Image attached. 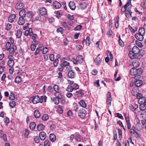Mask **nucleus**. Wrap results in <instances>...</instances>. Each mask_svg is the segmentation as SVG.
I'll list each match as a JSON object with an SVG mask.
<instances>
[{"instance_id": "obj_62", "label": "nucleus", "mask_w": 146, "mask_h": 146, "mask_svg": "<svg viewBox=\"0 0 146 146\" xmlns=\"http://www.w3.org/2000/svg\"><path fill=\"white\" fill-rule=\"evenodd\" d=\"M41 50L40 49H39V48H37L35 52L34 53V54L35 55H36L40 52V50Z\"/></svg>"}, {"instance_id": "obj_21", "label": "nucleus", "mask_w": 146, "mask_h": 146, "mask_svg": "<svg viewBox=\"0 0 146 146\" xmlns=\"http://www.w3.org/2000/svg\"><path fill=\"white\" fill-rule=\"evenodd\" d=\"M135 86L137 87L140 86L143 84L142 81L140 80H137L135 82Z\"/></svg>"}, {"instance_id": "obj_12", "label": "nucleus", "mask_w": 146, "mask_h": 146, "mask_svg": "<svg viewBox=\"0 0 146 146\" xmlns=\"http://www.w3.org/2000/svg\"><path fill=\"white\" fill-rule=\"evenodd\" d=\"M68 76L70 78H73L75 76V73L73 70H70L68 72Z\"/></svg>"}, {"instance_id": "obj_26", "label": "nucleus", "mask_w": 146, "mask_h": 146, "mask_svg": "<svg viewBox=\"0 0 146 146\" xmlns=\"http://www.w3.org/2000/svg\"><path fill=\"white\" fill-rule=\"evenodd\" d=\"M138 33L144 36L145 34V29L143 28H141L139 29V30Z\"/></svg>"}, {"instance_id": "obj_52", "label": "nucleus", "mask_w": 146, "mask_h": 146, "mask_svg": "<svg viewBox=\"0 0 146 146\" xmlns=\"http://www.w3.org/2000/svg\"><path fill=\"white\" fill-rule=\"evenodd\" d=\"M11 46V44L9 42H7L6 44V48L7 50H9Z\"/></svg>"}, {"instance_id": "obj_35", "label": "nucleus", "mask_w": 146, "mask_h": 146, "mask_svg": "<svg viewBox=\"0 0 146 146\" xmlns=\"http://www.w3.org/2000/svg\"><path fill=\"white\" fill-rule=\"evenodd\" d=\"M119 17H117L115 19V25L116 28H118L119 26Z\"/></svg>"}, {"instance_id": "obj_6", "label": "nucleus", "mask_w": 146, "mask_h": 146, "mask_svg": "<svg viewBox=\"0 0 146 146\" xmlns=\"http://www.w3.org/2000/svg\"><path fill=\"white\" fill-rule=\"evenodd\" d=\"M24 6L23 3L21 1H18L17 3L15 8L17 10H19L22 9Z\"/></svg>"}, {"instance_id": "obj_15", "label": "nucleus", "mask_w": 146, "mask_h": 146, "mask_svg": "<svg viewBox=\"0 0 146 146\" xmlns=\"http://www.w3.org/2000/svg\"><path fill=\"white\" fill-rule=\"evenodd\" d=\"M69 64L70 63L69 62L66 61H64L63 62V63L62 64H61L60 66L64 67H65L66 66H69L68 67H66V69L67 68L69 69L71 68L70 66H69Z\"/></svg>"}, {"instance_id": "obj_39", "label": "nucleus", "mask_w": 146, "mask_h": 146, "mask_svg": "<svg viewBox=\"0 0 146 146\" xmlns=\"http://www.w3.org/2000/svg\"><path fill=\"white\" fill-rule=\"evenodd\" d=\"M34 16L33 13L31 11H29L27 12V16L28 17L32 18Z\"/></svg>"}, {"instance_id": "obj_49", "label": "nucleus", "mask_w": 146, "mask_h": 146, "mask_svg": "<svg viewBox=\"0 0 146 146\" xmlns=\"http://www.w3.org/2000/svg\"><path fill=\"white\" fill-rule=\"evenodd\" d=\"M22 35V32L20 30H18L17 31V36L18 38H20Z\"/></svg>"}, {"instance_id": "obj_2", "label": "nucleus", "mask_w": 146, "mask_h": 146, "mask_svg": "<svg viewBox=\"0 0 146 146\" xmlns=\"http://www.w3.org/2000/svg\"><path fill=\"white\" fill-rule=\"evenodd\" d=\"M131 75V76H134L135 78L137 79V78L139 79L141 78L140 75L143 72V70L141 68H139L138 69L135 68H132L130 70Z\"/></svg>"}, {"instance_id": "obj_53", "label": "nucleus", "mask_w": 146, "mask_h": 146, "mask_svg": "<svg viewBox=\"0 0 146 146\" xmlns=\"http://www.w3.org/2000/svg\"><path fill=\"white\" fill-rule=\"evenodd\" d=\"M90 38L89 36H87L86 38V44L87 46H89L91 42L90 41Z\"/></svg>"}, {"instance_id": "obj_44", "label": "nucleus", "mask_w": 146, "mask_h": 146, "mask_svg": "<svg viewBox=\"0 0 146 146\" xmlns=\"http://www.w3.org/2000/svg\"><path fill=\"white\" fill-rule=\"evenodd\" d=\"M74 89V88L72 86H69L67 88L66 90L69 92H71L73 91Z\"/></svg>"}, {"instance_id": "obj_31", "label": "nucleus", "mask_w": 146, "mask_h": 146, "mask_svg": "<svg viewBox=\"0 0 146 146\" xmlns=\"http://www.w3.org/2000/svg\"><path fill=\"white\" fill-rule=\"evenodd\" d=\"M49 137L50 139L52 142H54L56 140V136L54 134H50V135Z\"/></svg>"}, {"instance_id": "obj_38", "label": "nucleus", "mask_w": 146, "mask_h": 146, "mask_svg": "<svg viewBox=\"0 0 146 146\" xmlns=\"http://www.w3.org/2000/svg\"><path fill=\"white\" fill-rule=\"evenodd\" d=\"M53 100L54 103L56 105L58 104L59 102V100L57 97H54L53 98L51 99Z\"/></svg>"}, {"instance_id": "obj_29", "label": "nucleus", "mask_w": 146, "mask_h": 146, "mask_svg": "<svg viewBox=\"0 0 146 146\" xmlns=\"http://www.w3.org/2000/svg\"><path fill=\"white\" fill-rule=\"evenodd\" d=\"M107 52V55L108 56L107 57H109L110 60V61L112 60L113 59V56L112 54L108 50H107L106 51Z\"/></svg>"}, {"instance_id": "obj_59", "label": "nucleus", "mask_w": 146, "mask_h": 146, "mask_svg": "<svg viewBox=\"0 0 146 146\" xmlns=\"http://www.w3.org/2000/svg\"><path fill=\"white\" fill-rule=\"evenodd\" d=\"M58 59H56L54 61L53 64L55 66H57L58 63Z\"/></svg>"}, {"instance_id": "obj_46", "label": "nucleus", "mask_w": 146, "mask_h": 146, "mask_svg": "<svg viewBox=\"0 0 146 146\" xmlns=\"http://www.w3.org/2000/svg\"><path fill=\"white\" fill-rule=\"evenodd\" d=\"M9 105L11 108H13L16 106V104L14 101H12L9 103Z\"/></svg>"}, {"instance_id": "obj_7", "label": "nucleus", "mask_w": 146, "mask_h": 146, "mask_svg": "<svg viewBox=\"0 0 146 146\" xmlns=\"http://www.w3.org/2000/svg\"><path fill=\"white\" fill-rule=\"evenodd\" d=\"M33 32L32 31V29L31 28H29L28 29L26 30L25 32V35L26 36H28L29 35L31 36L33 35Z\"/></svg>"}, {"instance_id": "obj_28", "label": "nucleus", "mask_w": 146, "mask_h": 146, "mask_svg": "<svg viewBox=\"0 0 146 146\" xmlns=\"http://www.w3.org/2000/svg\"><path fill=\"white\" fill-rule=\"evenodd\" d=\"M139 64V62L137 60H134L132 62L133 66L134 67V68L138 67Z\"/></svg>"}, {"instance_id": "obj_14", "label": "nucleus", "mask_w": 146, "mask_h": 146, "mask_svg": "<svg viewBox=\"0 0 146 146\" xmlns=\"http://www.w3.org/2000/svg\"><path fill=\"white\" fill-rule=\"evenodd\" d=\"M24 17H19L18 21V24L20 25H22L24 24L25 22V19Z\"/></svg>"}, {"instance_id": "obj_30", "label": "nucleus", "mask_w": 146, "mask_h": 146, "mask_svg": "<svg viewBox=\"0 0 146 146\" xmlns=\"http://www.w3.org/2000/svg\"><path fill=\"white\" fill-rule=\"evenodd\" d=\"M36 124L35 122H31L29 125V128L31 129L34 130Z\"/></svg>"}, {"instance_id": "obj_34", "label": "nucleus", "mask_w": 146, "mask_h": 146, "mask_svg": "<svg viewBox=\"0 0 146 146\" xmlns=\"http://www.w3.org/2000/svg\"><path fill=\"white\" fill-rule=\"evenodd\" d=\"M87 6V4L86 3H83L80 4V8L81 9H84Z\"/></svg>"}, {"instance_id": "obj_19", "label": "nucleus", "mask_w": 146, "mask_h": 146, "mask_svg": "<svg viewBox=\"0 0 146 146\" xmlns=\"http://www.w3.org/2000/svg\"><path fill=\"white\" fill-rule=\"evenodd\" d=\"M34 115L35 117L36 118H38L40 116V113L38 110H35L34 112Z\"/></svg>"}, {"instance_id": "obj_40", "label": "nucleus", "mask_w": 146, "mask_h": 146, "mask_svg": "<svg viewBox=\"0 0 146 146\" xmlns=\"http://www.w3.org/2000/svg\"><path fill=\"white\" fill-rule=\"evenodd\" d=\"M75 139L77 141H80L81 140L80 135L77 133L75 134Z\"/></svg>"}, {"instance_id": "obj_47", "label": "nucleus", "mask_w": 146, "mask_h": 146, "mask_svg": "<svg viewBox=\"0 0 146 146\" xmlns=\"http://www.w3.org/2000/svg\"><path fill=\"white\" fill-rule=\"evenodd\" d=\"M128 27L130 30L133 33H134L137 30V29L136 28H134V29L130 25H129Z\"/></svg>"}, {"instance_id": "obj_55", "label": "nucleus", "mask_w": 146, "mask_h": 146, "mask_svg": "<svg viewBox=\"0 0 146 146\" xmlns=\"http://www.w3.org/2000/svg\"><path fill=\"white\" fill-rule=\"evenodd\" d=\"M112 33V32L111 30V29H109L107 33V35L108 37H110Z\"/></svg>"}, {"instance_id": "obj_56", "label": "nucleus", "mask_w": 146, "mask_h": 146, "mask_svg": "<svg viewBox=\"0 0 146 146\" xmlns=\"http://www.w3.org/2000/svg\"><path fill=\"white\" fill-rule=\"evenodd\" d=\"M44 146H50V143L49 141L48 140H46L44 142Z\"/></svg>"}, {"instance_id": "obj_18", "label": "nucleus", "mask_w": 146, "mask_h": 146, "mask_svg": "<svg viewBox=\"0 0 146 146\" xmlns=\"http://www.w3.org/2000/svg\"><path fill=\"white\" fill-rule=\"evenodd\" d=\"M69 7L72 10H74L76 8V6L75 3L73 1H70L68 4Z\"/></svg>"}, {"instance_id": "obj_9", "label": "nucleus", "mask_w": 146, "mask_h": 146, "mask_svg": "<svg viewBox=\"0 0 146 146\" xmlns=\"http://www.w3.org/2000/svg\"><path fill=\"white\" fill-rule=\"evenodd\" d=\"M143 35L138 33L135 34V36L137 39L140 41H142L144 39Z\"/></svg>"}, {"instance_id": "obj_50", "label": "nucleus", "mask_w": 146, "mask_h": 146, "mask_svg": "<svg viewBox=\"0 0 146 146\" xmlns=\"http://www.w3.org/2000/svg\"><path fill=\"white\" fill-rule=\"evenodd\" d=\"M145 100V97H142V98H140L139 99L138 102L139 104H140L141 103L143 104L144 103V101Z\"/></svg>"}, {"instance_id": "obj_57", "label": "nucleus", "mask_w": 146, "mask_h": 146, "mask_svg": "<svg viewBox=\"0 0 146 146\" xmlns=\"http://www.w3.org/2000/svg\"><path fill=\"white\" fill-rule=\"evenodd\" d=\"M82 27V26L80 25H77L74 29L75 31H77L78 30L80 29Z\"/></svg>"}, {"instance_id": "obj_45", "label": "nucleus", "mask_w": 146, "mask_h": 146, "mask_svg": "<svg viewBox=\"0 0 146 146\" xmlns=\"http://www.w3.org/2000/svg\"><path fill=\"white\" fill-rule=\"evenodd\" d=\"M12 27V25L11 24L8 23L7 24L5 29L7 31H9L11 29Z\"/></svg>"}, {"instance_id": "obj_54", "label": "nucleus", "mask_w": 146, "mask_h": 146, "mask_svg": "<svg viewBox=\"0 0 146 146\" xmlns=\"http://www.w3.org/2000/svg\"><path fill=\"white\" fill-rule=\"evenodd\" d=\"M58 111L60 113H62L63 112V110L62 107L60 106H58Z\"/></svg>"}, {"instance_id": "obj_58", "label": "nucleus", "mask_w": 146, "mask_h": 146, "mask_svg": "<svg viewBox=\"0 0 146 146\" xmlns=\"http://www.w3.org/2000/svg\"><path fill=\"white\" fill-rule=\"evenodd\" d=\"M36 46L34 44H31V49L32 51H34L36 48Z\"/></svg>"}, {"instance_id": "obj_51", "label": "nucleus", "mask_w": 146, "mask_h": 146, "mask_svg": "<svg viewBox=\"0 0 146 146\" xmlns=\"http://www.w3.org/2000/svg\"><path fill=\"white\" fill-rule=\"evenodd\" d=\"M9 99L10 100H13L15 99V96L14 94L13 93H11L10 96H9Z\"/></svg>"}, {"instance_id": "obj_60", "label": "nucleus", "mask_w": 146, "mask_h": 146, "mask_svg": "<svg viewBox=\"0 0 146 146\" xmlns=\"http://www.w3.org/2000/svg\"><path fill=\"white\" fill-rule=\"evenodd\" d=\"M56 31L58 33L60 32L62 34L63 33V29L62 27H60Z\"/></svg>"}, {"instance_id": "obj_41", "label": "nucleus", "mask_w": 146, "mask_h": 146, "mask_svg": "<svg viewBox=\"0 0 146 146\" xmlns=\"http://www.w3.org/2000/svg\"><path fill=\"white\" fill-rule=\"evenodd\" d=\"M54 95L56 96V97H57L58 100L61 99L62 96V95L60 94L59 92L55 93Z\"/></svg>"}, {"instance_id": "obj_33", "label": "nucleus", "mask_w": 146, "mask_h": 146, "mask_svg": "<svg viewBox=\"0 0 146 146\" xmlns=\"http://www.w3.org/2000/svg\"><path fill=\"white\" fill-rule=\"evenodd\" d=\"M21 78L20 76H17L16 77L15 79V82L17 83H19L21 82Z\"/></svg>"}, {"instance_id": "obj_37", "label": "nucleus", "mask_w": 146, "mask_h": 146, "mask_svg": "<svg viewBox=\"0 0 146 146\" xmlns=\"http://www.w3.org/2000/svg\"><path fill=\"white\" fill-rule=\"evenodd\" d=\"M32 39L33 40V41L35 42H37V39L38 38V37L36 34H33L32 35Z\"/></svg>"}, {"instance_id": "obj_3", "label": "nucleus", "mask_w": 146, "mask_h": 146, "mask_svg": "<svg viewBox=\"0 0 146 146\" xmlns=\"http://www.w3.org/2000/svg\"><path fill=\"white\" fill-rule=\"evenodd\" d=\"M47 97L45 96H42L40 98L37 95L33 96L30 98L33 104H35L39 102L42 103L43 100L45 102L46 101Z\"/></svg>"}, {"instance_id": "obj_48", "label": "nucleus", "mask_w": 146, "mask_h": 146, "mask_svg": "<svg viewBox=\"0 0 146 146\" xmlns=\"http://www.w3.org/2000/svg\"><path fill=\"white\" fill-rule=\"evenodd\" d=\"M118 41L119 45L121 47H123L124 45V42L121 39L120 35H119V39L118 40Z\"/></svg>"}, {"instance_id": "obj_61", "label": "nucleus", "mask_w": 146, "mask_h": 146, "mask_svg": "<svg viewBox=\"0 0 146 146\" xmlns=\"http://www.w3.org/2000/svg\"><path fill=\"white\" fill-rule=\"evenodd\" d=\"M67 97L68 98H70L73 96V94L70 92H67L66 94Z\"/></svg>"}, {"instance_id": "obj_8", "label": "nucleus", "mask_w": 146, "mask_h": 146, "mask_svg": "<svg viewBox=\"0 0 146 146\" xmlns=\"http://www.w3.org/2000/svg\"><path fill=\"white\" fill-rule=\"evenodd\" d=\"M100 54H99L98 56L94 60V62L96 65H100L102 62L101 58L99 56Z\"/></svg>"}, {"instance_id": "obj_32", "label": "nucleus", "mask_w": 146, "mask_h": 146, "mask_svg": "<svg viewBox=\"0 0 146 146\" xmlns=\"http://www.w3.org/2000/svg\"><path fill=\"white\" fill-rule=\"evenodd\" d=\"M139 108L141 110H144L146 109V105L144 103L139 104Z\"/></svg>"}, {"instance_id": "obj_36", "label": "nucleus", "mask_w": 146, "mask_h": 146, "mask_svg": "<svg viewBox=\"0 0 146 146\" xmlns=\"http://www.w3.org/2000/svg\"><path fill=\"white\" fill-rule=\"evenodd\" d=\"M7 64L9 66L12 67L14 64V62L13 60H9L7 62Z\"/></svg>"}, {"instance_id": "obj_11", "label": "nucleus", "mask_w": 146, "mask_h": 146, "mask_svg": "<svg viewBox=\"0 0 146 146\" xmlns=\"http://www.w3.org/2000/svg\"><path fill=\"white\" fill-rule=\"evenodd\" d=\"M20 17H25L26 15V12L25 9H24L20 10L19 12Z\"/></svg>"}, {"instance_id": "obj_17", "label": "nucleus", "mask_w": 146, "mask_h": 146, "mask_svg": "<svg viewBox=\"0 0 146 146\" xmlns=\"http://www.w3.org/2000/svg\"><path fill=\"white\" fill-rule=\"evenodd\" d=\"M53 5L56 9H59L61 7V4L56 1H54L53 3Z\"/></svg>"}, {"instance_id": "obj_24", "label": "nucleus", "mask_w": 146, "mask_h": 146, "mask_svg": "<svg viewBox=\"0 0 146 146\" xmlns=\"http://www.w3.org/2000/svg\"><path fill=\"white\" fill-rule=\"evenodd\" d=\"M79 104L81 106L84 108H85L87 106V104L85 101L83 100H81L79 102Z\"/></svg>"}, {"instance_id": "obj_4", "label": "nucleus", "mask_w": 146, "mask_h": 146, "mask_svg": "<svg viewBox=\"0 0 146 146\" xmlns=\"http://www.w3.org/2000/svg\"><path fill=\"white\" fill-rule=\"evenodd\" d=\"M87 114L86 111L84 109H80L78 112V116L82 119H84Z\"/></svg>"}, {"instance_id": "obj_27", "label": "nucleus", "mask_w": 146, "mask_h": 146, "mask_svg": "<svg viewBox=\"0 0 146 146\" xmlns=\"http://www.w3.org/2000/svg\"><path fill=\"white\" fill-rule=\"evenodd\" d=\"M76 59L79 63H82L83 61V58L81 55H79L76 57Z\"/></svg>"}, {"instance_id": "obj_43", "label": "nucleus", "mask_w": 146, "mask_h": 146, "mask_svg": "<svg viewBox=\"0 0 146 146\" xmlns=\"http://www.w3.org/2000/svg\"><path fill=\"white\" fill-rule=\"evenodd\" d=\"M53 88L54 90L56 92H59V88L58 85L56 84L54 85L53 86Z\"/></svg>"}, {"instance_id": "obj_23", "label": "nucleus", "mask_w": 146, "mask_h": 146, "mask_svg": "<svg viewBox=\"0 0 146 146\" xmlns=\"http://www.w3.org/2000/svg\"><path fill=\"white\" fill-rule=\"evenodd\" d=\"M138 106L137 104H135L133 105L131 104L130 105V108L132 111L135 110L138 108Z\"/></svg>"}, {"instance_id": "obj_1", "label": "nucleus", "mask_w": 146, "mask_h": 146, "mask_svg": "<svg viewBox=\"0 0 146 146\" xmlns=\"http://www.w3.org/2000/svg\"><path fill=\"white\" fill-rule=\"evenodd\" d=\"M140 49L136 46L133 47L128 54L129 58L131 59L139 58L141 55L139 54Z\"/></svg>"}, {"instance_id": "obj_42", "label": "nucleus", "mask_w": 146, "mask_h": 146, "mask_svg": "<svg viewBox=\"0 0 146 146\" xmlns=\"http://www.w3.org/2000/svg\"><path fill=\"white\" fill-rule=\"evenodd\" d=\"M49 117L48 115L47 114H44L42 117V120L44 121H46L48 119Z\"/></svg>"}, {"instance_id": "obj_63", "label": "nucleus", "mask_w": 146, "mask_h": 146, "mask_svg": "<svg viewBox=\"0 0 146 146\" xmlns=\"http://www.w3.org/2000/svg\"><path fill=\"white\" fill-rule=\"evenodd\" d=\"M82 48V45L80 44H77L76 45V48L77 50H80Z\"/></svg>"}, {"instance_id": "obj_64", "label": "nucleus", "mask_w": 146, "mask_h": 146, "mask_svg": "<svg viewBox=\"0 0 146 146\" xmlns=\"http://www.w3.org/2000/svg\"><path fill=\"white\" fill-rule=\"evenodd\" d=\"M56 128V125L54 124H52L50 126V129L51 130H53Z\"/></svg>"}, {"instance_id": "obj_22", "label": "nucleus", "mask_w": 146, "mask_h": 146, "mask_svg": "<svg viewBox=\"0 0 146 146\" xmlns=\"http://www.w3.org/2000/svg\"><path fill=\"white\" fill-rule=\"evenodd\" d=\"M84 94V92L82 90L76 91L75 93V95L78 97H80L82 96Z\"/></svg>"}, {"instance_id": "obj_25", "label": "nucleus", "mask_w": 146, "mask_h": 146, "mask_svg": "<svg viewBox=\"0 0 146 146\" xmlns=\"http://www.w3.org/2000/svg\"><path fill=\"white\" fill-rule=\"evenodd\" d=\"M125 119L127 125V128L129 129L131 128V123H130L129 118L128 117H125Z\"/></svg>"}, {"instance_id": "obj_16", "label": "nucleus", "mask_w": 146, "mask_h": 146, "mask_svg": "<svg viewBox=\"0 0 146 146\" xmlns=\"http://www.w3.org/2000/svg\"><path fill=\"white\" fill-rule=\"evenodd\" d=\"M40 14L42 16L46 15L47 14V12L46 9L44 7H42L39 11Z\"/></svg>"}, {"instance_id": "obj_20", "label": "nucleus", "mask_w": 146, "mask_h": 146, "mask_svg": "<svg viewBox=\"0 0 146 146\" xmlns=\"http://www.w3.org/2000/svg\"><path fill=\"white\" fill-rule=\"evenodd\" d=\"M45 126L42 124H39L37 126L36 129L38 131L43 130Z\"/></svg>"}, {"instance_id": "obj_5", "label": "nucleus", "mask_w": 146, "mask_h": 146, "mask_svg": "<svg viewBox=\"0 0 146 146\" xmlns=\"http://www.w3.org/2000/svg\"><path fill=\"white\" fill-rule=\"evenodd\" d=\"M107 102L108 103L109 106H110L111 105V101L112 98L111 94L110 92H108L107 95Z\"/></svg>"}, {"instance_id": "obj_13", "label": "nucleus", "mask_w": 146, "mask_h": 146, "mask_svg": "<svg viewBox=\"0 0 146 146\" xmlns=\"http://www.w3.org/2000/svg\"><path fill=\"white\" fill-rule=\"evenodd\" d=\"M16 17V15L15 14H13L11 15L8 18L9 22L10 23L13 22Z\"/></svg>"}, {"instance_id": "obj_10", "label": "nucleus", "mask_w": 146, "mask_h": 146, "mask_svg": "<svg viewBox=\"0 0 146 146\" xmlns=\"http://www.w3.org/2000/svg\"><path fill=\"white\" fill-rule=\"evenodd\" d=\"M39 137L41 140H44L46 137V133L44 131H42L39 133Z\"/></svg>"}]
</instances>
